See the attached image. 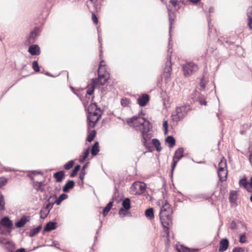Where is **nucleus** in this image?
I'll list each match as a JSON object with an SVG mask.
<instances>
[{"mask_svg":"<svg viewBox=\"0 0 252 252\" xmlns=\"http://www.w3.org/2000/svg\"><path fill=\"white\" fill-rule=\"evenodd\" d=\"M146 189V185L143 182H135L130 188V192L134 195L142 194Z\"/></svg>","mask_w":252,"mask_h":252,"instance_id":"8","label":"nucleus"},{"mask_svg":"<svg viewBox=\"0 0 252 252\" xmlns=\"http://www.w3.org/2000/svg\"><path fill=\"white\" fill-rule=\"evenodd\" d=\"M74 161L71 160L67 162L64 165V168L66 170H69L74 165Z\"/></svg>","mask_w":252,"mask_h":252,"instance_id":"39","label":"nucleus"},{"mask_svg":"<svg viewBox=\"0 0 252 252\" xmlns=\"http://www.w3.org/2000/svg\"><path fill=\"white\" fill-rule=\"evenodd\" d=\"M98 75L100 79L101 78L103 79L102 80L103 82H106L109 77L108 72L107 71L102 69H98Z\"/></svg>","mask_w":252,"mask_h":252,"instance_id":"18","label":"nucleus"},{"mask_svg":"<svg viewBox=\"0 0 252 252\" xmlns=\"http://www.w3.org/2000/svg\"><path fill=\"white\" fill-rule=\"evenodd\" d=\"M145 215L147 218L151 220L154 218V209L152 208H150L146 210Z\"/></svg>","mask_w":252,"mask_h":252,"instance_id":"21","label":"nucleus"},{"mask_svg":"<svg viewBox=\"0 0 252 252\" xmlns=\"http://www.w3.org/2000/svg\"><path fill=\"white\" fill-rule=\"evenodd\" d=\"M80 166L79 165H76L75 166L74 168L73 169V170L71 172V173L70 174V176L71 177H75L78 171L80 170Z\"/></svg>","mask_w":252,"mask_h":252,"instance_id":"37","label":"nucleus"},{"mask_svg":"<svg viewBox=\"0 0 252 252\" xmlns=\"http://www.w3.org/2000/svg\"><path fill=\"white\" fill-rule=\"evenodd\" d=\"M13 229L12 221L8 217H4L0 221V229L1 233L6 234H10Z\"/></svg>","mask_w":252,"mask_h":252,"instance_id":"5","label":"nucleus"},{"mask_svg":"<svg viewBox=\"0 0 252 252\" xmlns=\"http://www.w3.org/2000/svg\"><path fill=\"white\" fill-rule=\"evenodd\" d=\"M56 198V195L55 194L51 195L48 198L47 201L48 203L46 204L44 208L49 211L53 208V205L55 203L54 200Z\"/></svg>","mask_w":252,"mask_h":252,"instance_id":"15","label":"nucleus"},{"mask_svg":"<svg viewBox=\"0 0 252 252\" xmlns=\"http://www.w3.org/2000/svg\"><path fill=\"white\" fill-rule=\"evenodd\" d=\"M171 71L172 68L171 63V56H170L169 60L166 63L165 66L164 67V72L163 73V76L166 82H168L170 80Z\"/></svg>","mask_w":252,"mask_h":252,"instance_id":"11","label":"nucleus"},{"mask_svg":"<svg viewBox=\"0 0 252 252\" xmlns=\"http://www.w3.org/2000/svg\"><path fill=\"white\" fill-rule=\"evenodd\" d=\"M163 127L164 128V133L165 135H167L168 132V123L167 121H165L163 123Z\"/></svg>","mask_w":252,"mask_h":252,"instance_id":"43","label":"nucleus"},{"mask_svg":"<svg viewBox=\"0 0 252 252\" xmlns=\"http://www.w3.org/2000/svg\"><path fill=\"white\" fill-rule=\"evenodd\" d=\"M96 134V132L94 130H92L88 135L87 140L89 142H91L93 140Z\"/></svg>","mask_w":252,"mask_h":252,"instance_id":"38","label":"nucleus"},{"mask_svg":"<svg viewBox=\"0 0 252 252\" xmlns=\"http://www.w3.org/2000/svg\"><path fill=\"white\" fill-rule=\"evenodd\" d=\"M56 228V223L50 221L48 222L44 228L45 231H50Z\"/></svg>","mask_w":252,"mask_h":252,"instance_id":"23","label":"nucleus"},{"mask_svg":"<svg viewBox=\"0 0 252 252\" xmlns=\"http://www.w3.org/2000/svg\"><path fill=\"white\" fill-rule=\"evenodd\" d=\"M49 213V211L45 209L44 207H42L40 211V218L41 219H45L48 214Z\"/></svg>","mask_w":252,"mask_h":252,"instance_id":"35","label":"nucleus"},{"mask_svg":"<svg viewBox=\"0 0 252 252\" xmlns=\"http://www.w3.org/2000/svg\"><path fill=\"white\" fill-rule=\"evenodd\" d=\"M218 172L227 171L226 161L224 158L221 159L218 164Z\"/></svg>","mask_w":252,"mask_h":252,"instance_id":"20","label":"nucleus"},{"mask_svg":"<svg viewBox=\"0 0 252 252\" xmlns=\"http://www.w3.org/2000/svg\"><path fill=\"white\" fill-rule=\"evenodd\" d=\"M229 200L231 202H234L237 199V192L235 191L230 192L229 197Z\"/></svg>","mask_w":252,"mask_h":252,"instance_id":"34","label":"nucleus"},{"mask_svg":"<svg viewBox=\"0 0 252 252\" xmlns=\"http://www.w3.org/2000/svg\"><path fill=\"white\" fill-rule=\"evenodd\" d=\"M169 24H170V28L171 29L172 25L173 22L174 21V19L171 18V17H170V18H169Z\"/></svg>","mask_w":252,"mask_h":252,"instance_id":"56","label":"nucleus"},{"mask_svg":"<svg viewBox=\"0 0 252 252\" xmlns=\"http://www.w3.org/2000/svg\"><path fill=\"white\" fill-rule=\"evenodd\" d=\"M113 205V202H109L103 210V214L104 216L107 214L111 209Z\"/></svg>","mask_w":252,"mask_h":252,"instance_id":"33","label":"nucleus"},{"mask_svg":"<svg viewBox=\"0 0 252 252\" xmlns=\"http://www.w3.org/2000/svg\"><path fill=\"white\" fill-rule=\"evenodd\" d=\"M92 20L94 24H97V22H98L97 17H92Z\"/></svg>","mask_w":252,"mask_h":252,"instance_id":"55","label":"nucleus"},{"mask_svg":"<svg viewBox=\"0 0 252 252\" xmlns=\"http://www.w3.org/2000/svg\"><path fill=\"white\" fill-rule=\"evenodd\" d=\"M239 242L241 243H244L246 242V236L245 233L240 235Z\"/></svg>","mask_w":252,"mask_h":252,"instance_id":"45","label":"nucleus"},{"mask_svg":"<svg viewBox=\"0 0 252 252\" xmlns=\"http://www.w3.org/2000/svg\"><path fill=\"white\" fill-rule=\"evenodd\" d=\"M75 186V183L72 180H69L64 186L63 190L64 192H68Z\"/></svg>","mask_w":252,"mask_h":252,"instance_id":"19","label":"nucleus"},{"mask_svg":"<svg viewBox=\"0 0 252 252\" xmlns=\"http://www.w3.org/2000/svg\"><path fill=\"white\" fill-rule=\"evenodd\" d=\"M150 100L149 95L147 94H142L137 99V103L142 107L145 106Z\"/></svg>","mask_w":252,"mask_h":252,"instance_id":"12","label":"nucleus"},{"mask_svg":"<svg viewBox=\"0 0 252 252\" xmlns=\"http://www.w3.org/2000/svg\"><path fill=\"white\" fill-rule=\"evenodd\" d=\"M247 16H252V6L248 8Z\"/></svg>","mask_w":252,"mask_h":252,"instance_id":"54","label":"nucleus"},{"mask_svg":"<svg viewBox=\"0 0 252 252\" xmlns=\"http://www.w3.org/2000/svg\"><path fill=\"white\" fill-rule=\"evenodd\" d=\"M248 26L251 29H252V17H249Z\"/></svg>","mask_w":252,"mask_h":252,"instance_id":"53","label":"nucleus"},{"mask_svg":"<svg viewBox=\"0 0 252 252\" xmlns=\"http://www.w3.org/2000/svg\"><path fill=\"white\" fill-rule=\"evenodd\" d=\"M32 67L35 72L39 71L40 68L37 61H34L32 62Z\"/></svg>","mask_w":252,"mask_h":252,"instance_id":"40","label":"nucleus"},{"mask_svg":"<svg viewBox=\"0 0 252 252\" xmlns=\"http://www.w3.org/2000/svg\"><path fill=\"white\" fill-rule=\"evenodd\" d=\"M85 175V170H83V169H82V171L79 175V178L81 180H82V181L83 180V179L84 178Z\"/></svg>","mask_w":252,"mask_h":252,"instance_id":"51","label":"nucleus"},{"mask_svg":"<svg viewBox=\"0 0 252 252\" xmlns=\"http://www.w3.org/2000/svg\"><path fill=\"white\" fill-rule=\"evenodd\" d=\"M129 100L126 98H122L121 101V104L123 106H126L129 103Z\"/></svg>","mask_w":252,"mask_h":252,"instance_id":"47","label":"nucleus"},{"mask_svg":"<svg viewBox=\"0 0 252 252\" xmlns=\"http://www.w3.org/2000/svg\"><path fill=\"white\" fill-rule=\"evenodd\" d=\"M248 183L247 181L246 178L242 179L239 181V185L240 186L244 187L245 189H247Z\"/></svg>","mask_w":252,"mask_h":252,"instance_id":"41","label":"nucleus"},{"mask_svg":"<svg viewBox=\"0 0 252 252\" xmlns=\"http://www.w3.org/2000/svg\"><path fill=\"white\" fill-rule=\"evenodd\" d=\"M153 144L154 145L156 150L158 152H160L161 150V147L160 146V143L159 141L156 139L154 138L152 140Z\"/></svg>","mask_w":252,"mask_h":252,"instance_id":"30","label":"nucleus"},{"mask_svg":"<svg viewBox=\"0 0 252 252\" xmlns=\"http://www.w3.org/2000/svg\"><path fill=\"white\" fill-rule=\"evenodd\" d=\"M165 142L169 144L170 148L173 147L175 145V140L172 136H168L165 139Z\"/></svg>","mask_w":252,"mask_h":252,"instance_id":"25","label":"nucleus"},{"mask_svg":"<svg viewBox=\"0 0 252 252\" xmlns=\"http://www.w3.org/2000/svg\"><path fill=\"white\" fill-rule=\"evenodd\" d=\"M99 146H98V142H95L93 147L91 151V154L93 156H95L97 154V153L99 152Z\"/></svg>","mask_w":252,"mask_h":252,"instance_id":"28","label":"nucleus"},{"mask_svg":"<svg viewBox=\"0 0 252 252\" xmlns=\"http://www.w3.org/2000/svg\"><path fill=\"white\" fill-rule=\"evenodd\" d=\"M7 183V180L4 177H0V188L4 186Z\"/></svg>","mask_w":252,"mask_h":252,"instance_id":"42","label":"nucleus"},{"mask_svg":"<svg viewBox=\"0 0 252 252\" xmlns=\"http://www.w3.org/2000/svg\"><path fill=\"white\" fill-rule=\"evenodd\" d=\"M103 79H100V78L98 76L97 78L93 79L92 80V83L94 84V86L98 87L100 85H103L106 83V82H103Z\"/></svg>","mask_w":252,"mask_h":252,"instance_id":"22","label":"nucleus"},{"mask_svg":"<svg viewBox=\"0 0 252 252\" xmlns=\"http://www.w3.org/2000/svg\"><path fill=\"white\" fill-rule=\"evenodd\" d=\"M177 251L178 252H197V249H190L182 246L180 248H177Z\"/></svg>","mask_w":252,"mask_h":252,"instance_id":"24","label":"nucleus"},{"mask_svg":"<svg viewBox=\"0 0 252 252\" xmlns=\"http://www.w3.org/2000/svg\"><path fill=\"white\" fill-rule=\"evenodd\" d=\"M96 87H97L94 86V84H93V83H92L91 87L87 90V93L89 95H92L94 93V88Z\"/></svg>","mask_w":252,"mask_h":252,"instance_id":"44","label":"nucleus"},{"mask_svg":"<svg viewBox=\"0 0 252 252\" xmlns=\"http://www.w3.org/2000/svg\"><path fill=\"white\" fill-rule=\"evenodd\" d=\"M250 185L251 188H252V176L251 177V179H250Z\"/></svg>","mask_w":252,"mask_h":252,"instance_id":"62","label":"nucleus"},{"mask_svg":"<svg viewBox=\"0 0 252 252\" xmlns=\"http://www.w3.org/2000/svg\"><path fill=\"white\" fill-rule=\"evenodd\" d=\"M214 11V8L213 7H210L209 9V12L210 13H213Z\"/></svg>","mask_w":252,"mask_h":252,"instance_id":"61","label":"nucleus"},{"mask_svg":"<svg viewBox=\"0 0 252 252\" xmlns=\"http://www.w3.org/2000/svg\"><path fill=\"white\" fill-rule=\"evenodd\" d=\"M158 203L159 205L161 206L159 213L160 220L162 226L166 228L167 237H169V227L172 224V209L166 200H160Z\"/></svg>","mask_w":252,"mask_h":252,"instance_id":"2","label":"nucleus"},{"mask_svg":"<svg viewBox=\"0 0 252 252\" xmlns=\"http://www.w3.org/2000/svg\"><path fill=\"white\" fill-rule=\"evenodd\" d=\"M250 200L251 202H252V195H251V196L250 197Z\"/></svg>","mask_w":252,"mask_h":252,"instance_id":"64","label":"nucleus"},{"mask_svg":"<svg viewBox=\"0 0 252 252\" xmlns=\"http://www.w3.org/2000/svg\"><path fill=\"white\" fill-rule=\"evenodd\" d=\"M205 85H206V82H205V81L204 80V77H203L201 78V79L200 80V86L201 88H202L203 89H204L205 88Z\"/></svg>","mask_w":252,"mask_h":252,"instance_id":"49","label":"nucleus"},{"mask_svg":"<svg viewBox=\"0 0 252 252\" xmlns=\"http://www.w3.org/2000/svg\"><path fill=\"white\" fill-rule=\"evenodd\" d=\"M89 148H88L84 153L83 156V160H85L89 156Z\"/></svg>","mask_w":252,"mask_h":252,"instance_id":"52","label":"nucleus"},{"mask_svg":"<svg viewBox=\"0 0 252 252\" xmlns=\"http://www.w3.org/2000/svg\"><path fill=\"white\" fill-rule=\"evenodd\" d=\"M190 1L193 3H196L200 1V0H190Z\"/></svg>","mask_w":252,"mask_h":252,"instance_id":"60","label":"nucleus"},{"mask_svg":"<svg viewBox=\"0 0 252 252\" xmlns=\"http://www.w3.org/2000/svg\"><path fill=\"white\" fill-rule=\"evenodd\" d=\"M232 252H245V248L237 247L233 249Z\"/></svg>","mask_w":252,"mask_h":252,"instance_id":"46","label":"nucleus"},{"mask_svg":"<svg viewBox=\"0 0 252 252\" xmlns=\"http://www.w3.org/2000/svg\"><path fill=\"white\" fill-rule=\"evenodd\" d=\"M229 246V241L227 239L224 238L222 239L220 242V246L219 251L220 252H223L225 251Z\"/></svg>","mask_w":252,"mask_h":252,"instance_id":"13","label":"nucleus"},{"mask_svg":"<svg viewBox=\"0 0 252 252\" xmlns=\"http://www.w3.org/2000/svg\"><path fill=\"white\" fill-rule=\"evenodd\" d=\"M126 211L127 210L123 208H121L119 211V214L121 216L123 215V216H126V213L127 212Z\"/></svg>","mask_w":252,"mask_h":252,"instance_id":"50","label":"nucleus"},{"mask_svg":"<svg viewBox=\"0 0 252 252\" xmlns=\"http://www.w3.org/2000/svg\"><path fill=\"white\" fill-rule=\"evenodd\" d=\"M15 252H25V249L24 248H21L17 250Z\"/></svg>","mask_w":252,"mask_h":252,"instance_id":"57","label":"nucleus"},{"mask_svg":"<svg viewBox=\"0 0 252 252\" xmlns=\"http://www.w3.org/2000/svg\"><path fill=\"white\" fill-rule=\"evenodd\" d=\"M200 103L201 104L205 105H206V104H207V102L206 101H205V100H200Z\"/></svg>","mask_w":252,"mask_h":252,"instance_id":"59","label":"nucleus"},{"mask_svg":"<svg viewBox=\"0 0 252 252\" xmlns=\"http://www.w3.org/2000/svg\"><path fill=\"white\" fill-rule=\"evenodd\" d=\"M184 149L183 148H180L177 150L175 152L174 156L173 158V162L172 164L171 172L172 173L176 166L178 162L183 157Z\"/></svg>","mask_w":252,"mask_h":252,"instance_id":"10","label":"nucleus"},{"mask_svg":"<svg viewBox=\"0 0 252 252\" xmlns=\"http://www.w3.org/2000/svg\"><path fill=\"white\" fill-rule=\"evenodd\" d=\"M218 175L220 181H224L227 178V171L218 172Z\"/></svg>","mask_w":252,"mask_h":252,"instance_id":"29","label":"nucleus"},{"mask_svg":"<svg viewBox=\"0 0 252 252\" xmlns=\"http://www.w3.org/2000/svg\"><path fill=\"white\" fill-rule=\"evenodd\" d=\"M144 115L142 111H141L138 115H135L126 120L127 123L130 126H132L137 131H139L141 133L142 138V142L144 146L150 139L148 132L150 131V123L149 121L140 117V115Z\"/></svg>","mask_w":252,"mask_h":252,"instance_id":"1","label":"nucleus"},{"mask_svg":"<svg viewBox=\"0 0 252 252\" xmlns=\"http://www.w3.org/2000/svg\"><path fill=\"white\" fill-rule=\"evenodd\" d=\"M189 109L190 107L188 105H183L177 107L175 114H173L172 116L173 120L178 122L182 120L187 115Z\"/></svg>","mask_w":252,"mask_h":252,"instance_id":"4","label":"nucleus"},{"mask_svg":"<svg viewBox=\"0 0 252 252\" xmlns=\"http://www.w3.org/2000/svg\"><path fill=\"white\" fill-rule=\"evenodd\" d=\"M123 208L127 210L131 208L130 201L128 198H125L122 202Z\"/></svg>","mask_w":252,"mask_h":252,"instance_id":"26","label":"nucleus"},{"mask_svg":"<svg viewBox=\"0 0 252 252\" xmlns=\"http://www.w3.org/2000/svg\"><path fill=\"white\" fill-rule=\"evenodd\" d=\"M65 177V172L63 170H61L55 173L53 177L55 179L56 182H62Z\"/></svg>","mask_w":252,"mask_h":252,"instance_id":"16","label":"nucleus"},{"mask_svg":"<svg viewBox=\"0 0 252 252\" xmlns=\"http://www.w3.org/2000/svg\"><path fill=\"white\" fill-rule=\"evenodd\" d=\"M169 4L167 6L169 16L176 15L183 5V0H169Z\"/></svg>","mask_w":252,"mask_h":252,"instance_id":"6","label":"nucleus"},{"mask_svg":"<svg viewBox=\"0 0 252 252\" xmlns=\"http://www.w3.org/2000/svg\"><path fill=\"white\" fill-rule=\"evenodd\" d=\"M184 75L189 76L193 74L198 70V66L193 63L189 62L182 65Z\"/></svg>","mask_w":252,"mask_h":252,"instance_id":"7","label":"nucleus"},{"mask_svg":"<svg viewBox=\"0 0 252 252\" xmlns=\"http://www.w3.org/2000/svg\"><path fill=\"white\" fill-rule=\"evenodd\" d=\"M86 166H87V164H86L83 166V169H83V170H84V169L86 167Z\"/></svg>","mask_w":252,"mask_h":252,"instance_id":"63","label":"nucleus"},{"mask_svg":"<svg viewBox=\"0 0 252 252\" xmlns=\"http://www.w3.org/2000/svg\"><path fill=\"white\" fill-rule=\"evenodd\" d=\"M41 228V226H38L36 228L32 229L30 231V236L33 237L36 235Z\"/></svg>","mask_w":252,"mask_h":252,"instance_id":"32","label":"nucleus"},{"mask_svg":"<svg viewBox=\"0 0 252 252\" xmlns=\"http://www.w3.org/2000/svg\"><path fill=\"white\" fill-rule=\"evenodd\" d=\"M39 29L37 27L34 28L32 31L31 32L29 35L27 36V39L25 41V44L29 45L34 43L37 37L39 35Z\"/></svg>","mask_w":252,"mask_h":252,"instance_id":"9","label":"nucleus"},{"mask_svg":"<svg viewBox=\"0 0 252 252\" xmlns=\"http://www.w3.org/2000/svg\"><path fill=\"white\" fill-rule=\"evenodd\" d=\"M4 210H5V201L3 196L0 192V211Z\"/></svg>","mask_w":252,"mask_h":252,"instance_id":"36","label":"nucleus"},{"mask_svg":"<svg viewBox=\"0 0 252 252\" xmlns=\"http://www.w3.org/2000/svg\"><path fill=\"white\" fill-rule=\"evenodd\" d=\"M6 244V248L8 252H13L15 249L14 244L11 241H6L5 242Z\"/></svg>","mask_w":252,"mask_h":252,"instance_id":"27","label":"nucleus"},{"mask_svg":"<svg viewBox=\"0 0 252 252\" xmlns=\"http://www.w3.org/2000/svg\"><path fill=\"white\" fill-rule=\"evenodd\" d=\"M30 220V216H24L21 219L15 223V225L18 228H21Z\"/></svg>","mask_w":252,"mask_h":252,"instance_id":"14","label":"nucleus"},{"mask_svg":"<svg viewBox=\"0 0 252 252\" xmlns=\"http://www.w3.org/2000/svg\"><path fill=\"white\" fill-rule=\"evenodd\" d=\"M87 116L88 125L89 127H94L101 117V112L97 107L95 103H91L88 108Z\"/></svg>","mask_w":252,"mask_h":252,"instance_id":"3","label":"nucleus"},{"mask_svg":"<svg viewBox=\"0 0 252 252\" xmlns=\"http://www.w3.org/2000/svg\"><path fill=\"white\" fill-rule=\"evenodd\" d=\"M28 51L32 55H38L40 53V48L37 45H33L30 46Z\"/></svg>","mask_w":252,"mask_h":252,"instance_id":"17","label":"nucleus"},{"mask_svg":"<svg viewBox=\"0 0 252 252\" xmlns=\"http://www.w3.org/2000/svg\"><path fill=\"white\" fill-rule=\"evenodd\" d=\"M105 62L103 60H102L100 61L99 64V67L98 69H102L105 70Z\"/></svg>","mask_w":252,"mask_h":252,"instance_id":"48","label":"nucleus"},{"mask_svg":"<svg viewBox=\"0 0 252 252\" xmlns=\"http://www.w3.org/2000/svg\"><path fill=\"white\" fill-rule=\"evenodd\" d=\"M67 198V195L63 193L60 195L58 198H56L54 201L57 204L59 205L61 202Z\"/></svg>","mask_w":252,"mask_h":252,"instance_id":"31","label":"nucleus"},{"mask_svg":"<svg viewBox=\"0 0 252 252\" xmlns=\"http://www.w3.org/2000/svg\"><path fill=\"white\" fill-rule=\"evenodd\" d=\"M249 160H250V161L251 163V165L252 166V153L249 156Z\"/></svg>","mask_w":252,"mask_h":252,"instance_id":"58","label":"nucleus"}]
</instances>
